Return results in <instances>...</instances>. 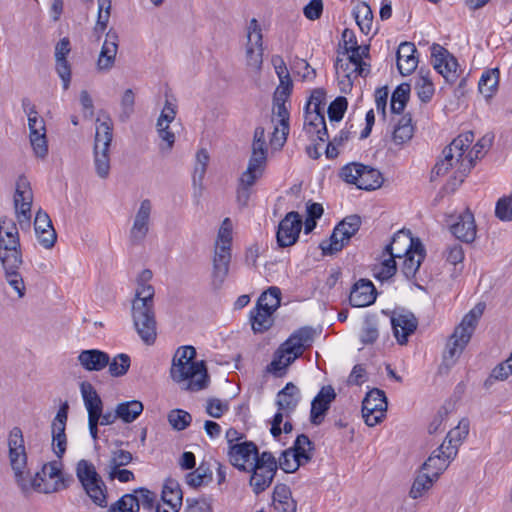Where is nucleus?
Wrapping results in <instances>:
<instances>
[{
  "label": "nucleus",
  "instance_id": "nucleus-2",
  "mask_svg": "<svg viewBox=\"0 0 512 512\" xmlns=\"http://www.w3.org/2000/svg\"><path fill=\"white\" fill-rule=\"evenodd\" d=\"M154 287L138 282L132 300L131 315L134 328L146 345H153L157 338V321L154 309Z\"/></svg>",
  "mask_w": 512,
  "mask_h": 512
},
{
  "label": "nucleus",
  "instance_id": "nucleus-3",
  "mask_svg": "<svg viewBox=\"0 0 512 512\" xmlns=\"http://www.w3.org/2000/svg\"><path fill=\"white\" fill-rule=\"evenodd\" d=\"M8 448L10 465L14 472L15 481L20 489L23 492H27L31 488L39 489L40 483L38 479H42L41 474L36 473L35 476L32 477L29 470H27V454L23 433L19 427H14L10 431Z\"/></svg>",
  "mask_w": 512,
  "mask_h": 512
},
{
  "label": "nucleus",
  "instance_id": "nucleus-59",
  "mask_svg": "<svg viewBox=\"0 0 512 512\" xmlns=\"http://www.w3.org/2000/svg\"><path fill=\"white\" fill-rule=\"evenodd\" d=\"M254 462L250 463V465L256 466L258 469H268L267 472L278 470V462L274 455L269 451H263L260 453L258 451L257 455H254Z\"/></svg>",
  "mask_w": 512,
  "mask_h": 512
},
{
  "label": "nucleus",
  "instance_id": "nucleus-62",
  "mask_svg": "<svg viewBox=\"0 0 512 512\" xmlns=\"http://www.w3.org/2000/svg\"><path fill=\"white\" fill-rule=\"evenodd\" d=\"M68 410H69V405L67 402H64L60 406V408L52 422V425H51L52 436H54V435L59 436V435L65 434L66 423H67V419H68Z\"/></svg>",
  "mask_w": 512,
  "mask_h": 512
},
{
  "label": "nucleus",
  "instance_id": "nucleus-46",
  "mask_svg": "<svg viewBox=\"0 0 512 512\" xmlns=\"http://www.w3.org/2000/svg\"><path fill=\"white\" fill-rule=\"evenodd\" d=\"M435 481L436 480L434 478L430 477V475L427 472H424L422 468H420V472L415 478L413 485L411 487L409 493L410 496L413 499L420 498L421 496H423L425 492H427L433 486Z\"/></svg>",
  "mask_w": 512,
  "mask_h": 512
},
{
  "label": "nucleus",
  "instance_id": "nucleus-32",
  "mask_svg": "<svg viewBox=\"0 0 512 512\" xmlns=\"http://www.w3.org/2000/svg\"><path fill=\"white\" fill-rule=\"evenodd\" d=\"M267 471L268 469H258L253 465H249L248 467L247 472L251 473L249 485L256 495L264 492L272 484L273 479L277 473L274 471Z\"/></svg>",
  "mask_w": 512,
  "mask_h": 512
},
{
  "label": "nucleus",
  "instance_id": "nucleus-38",
  "mask_svg": "<svg viewBox=\"0 0 512 512\" xmlns=\"http://www.w3.org/2000/svg\"><path fill=\"white\" fill-rule=\"evenodd\" d=\"M500 72L497 68L485 71L478 83L479 92L485 98H491L497 91Z\"/></svg>",
  "mask_w": 512,
  "mask_h": 512
},
{
  "label": "nucleus",
  "instance_id": "nucleus-37",
  "mask_svg": "<svg viewBox=\"0 0 512 512\" xmlns=\"http://www.w3.org/2000/svg\"><path fill=\"white\" fill-rule=\"evenodd\" d=\"M414 127L412 125V117L410 114L402 115L396 122L392 133V140L397 145L410 140L413 136Z\"/></svg>",
  "mask_w": 512,
  "mask_h": 512
},
{
  "label": "nucleus",
  "instance_id": "nucleus-8",
  "mask_svg": "<svg viewBox=\"0 0 512 512\" xmlns=\"http://www.w3.org/2000/svg\"><path fill=\"white\" fill-rule=\"evenodd\" d=\"M23 256L17 224L13 219H0V260Z\"/></svg>",
  "mask_w": 512,
  "mask_h": 512
},
{
  "label": "nucleus",
  "instance_id": "nucleus-7",
  "mask_svg": "<svg viewBox=\"0 0 512 512\" xmlns=\"http://www.w3.org/2000/svg\"><path fill=\"white\" fill-rule=\"evenodd\" d=\"M360 226L361 218L359 215L353 214L345 217L334 228L329 239L330 242L323 241L320 244L323 255H334L340 252L359 231Z\"/></svg>",
  "mask_w": 512,
  "mask_h": 512
},
{
  "label": "nucleus",
  "instance_id": "nucleus-23",
  "mask_svg": "<svg viewBox=\"0 0 512 512\" xmlns=\"http://www.w3.org/2000/svg\"><path fill=\"white\" fill-rule=\"evenodd\" d=\"M377 291L369 279H359L356 281L350 291L349 303L353 307H366L374 303Z\"/></svg>",
  "mask_w": 512,
  "mask_h": 512
},
{
  "label": "nucleus",
  "instance_id": "nucleus-43",
  "mask_svg": "<svg viewBox=\"0 0 512 512\" xmlns=\"http://www.w3.org/2000/svg\"><path fill=\"white\" fill-rule=\"evenodd\" d=\"M108 120L109 122H100L99 119L96 121L97 125L94 145H97V147H103L104 150L106 148H110L113 138V125L110 122V118H108Z\"/></svg>",
  "mask_w": 512,
  "mask_h": 512
},
{
  "label": "nucleus",
  "instance_id": "nucleus-17",
  "mask_svg": "<svg viewBox=\"0 0 512 512\" xmlns=\"http://www.w3.org/2000/svg\"><path fill=\"white\" fill-rule=\"evenodd\" d=\"M336 399V393L331 385L323 386L311 402L310 422L313 425H320L331 403Z\"/></svg>",
  "mask_w": 512,
  "mask_h": 512
},
{
  "label": "nucleus",
  "instance_id": "nucleus-18",
  "mask_svg": "<svg viewBox=\"0 0 512 512\" xmlns=\"http://www.w3.org/2000/svg\"><path fill=\"white\" fill-rule=\"evenodd\" d=\"M4 278L11 288L15 290L19 299L26 295V286L21 273L19 272L20 266L23 264V256H14L10 259L0 260Z\"/></svg>",
  "mask_w": 512,
  "mask_h": 512
},
{
  "label": "nucleus",
  "instance_id": "nucleus-52",
  "mask_svg": "<svg viewBox=\"0 0 512 512\" xmlns=\"http://www.w3.org/2000/svg\"><path fill=\"white\" fill-rule=\"evenodd\" d=\"M131 365V359L128 354L120 353L115 356L112 360H109V373L112 377L124 376Z\"/></svg>",
  "mask_w": 512,
  "mask_h": 512
},
{
  "label": "nucleus",
  "instance_id": "nucleus-27",
  "mask_svg": "<svg viewBox=\"0 0 512 512\" xmlns=\"http://www.w3.org/2000/svg\"><path fill=\"white\" fill-rule=\"evenodd\" d=\"M301 399L299 388L292 382H288L277 394L276 405L283 411L286 417L295 411Z\"/></svg>",
  "mask_w": 512,
  "mask_h": 512
},
{
  "label": "nucleus",
  "instance_id": "nucleus-41",
  "mask_svg": "<svg viewBox=\"0 0 512 512\" xmlns=\"http://www.w3.org/2000/svg\"><path fill=\"white\" fill-rule=\"evenodd\" d=\"M143 408L142 402L131 400L119 403L116 406L115 412H117L119 419L124 423H131L142 413Z\"/></svg>",
  "mask_w": 512,
  "mask_h": 512
},
{
  "label": "nucleus",
  "instance_id": "nucleus-25",
  "mask_svg": "<svg viewBox=\"0 0 512 512\" xmlns=\"http://www.w3.org/2000/svg\"><path fill=\"white\" fill-rule=\"evenodd\" d=\"M118 50V34L110 29L106 34V39L102 45L99 58L97 60V69L99 71H109L115 63Z\"/></svg>",
  "mask_w": 512,
  "mask_h": 512
},
{
  "label": "nucleus",
  "instance_id": "nucleus-29",
  "mask_svg": "<svg viewBox=\"0 0 512 512\" xmlns=\"http://www.w3.org/2000/svg\"><path fill=\"white\" fill-rule=\"evenodd\" d=\"M272 505L278 512H296L297 503L292 498V492L288 485L278 483L275 485L272 495Z\"/></svg>",
  "mask_w": 512,
  "mask_h": 512
},
{
  "label": "nucleus",
  "instance_id": "nucleus-53",
  "mask_svg": "<svg viewBox=\"0 0 512 512\" xmlns=\"http://www.w3.org/2000/svg\"><path fill=\"white\" fill-rule=\"evenodd\" d=\"M474 138L473 132L469 131L464 134L459 135L455 138L450 145L445 147L446 149H451V153H455L456 161L459 162L463 157L465 151L469 148Z\"/></svg>",
  "mask_w": 512,
  "mask_h": 512
},
{
  "label": "nucleus",
  "instance_id": "nucleus-44",
  "mask_svg": "<svg viewBox=\"0 0 512 512\" xmlns=\"http://www.w3.org/2000/svg\"><path fill=\"white\" fill-rule=\"evenodd\" d=\"M285 350L286 349L280 345L279 348L274 352L273 359L266 368L267 372L272 373L277 377H282L286 373L287 368L291 364H286L288 352Z\"/></svg>",
  "mask_w": 512,
  "mask_h": 512
},
{
  "label": "nucleus",
  "instance_id": "nucleus-11",
  "mask_svg": "<svg viewBox=\"0 0 512 512\" xmlns=\"http://www.w3.org/2000/svg\"><path fill=\"white\" fill-rule=\"evenodd\" d=\"M391 327L393 334L400 345H405L408 338L412 335L418 326V320L415 315L405 309L397 308L390 315Z\"/></svg>",
  "mask_w": 512,
  "mask_h": 512
},
{
  "label": "nucleus",
  "instance_id": "nucleus-5",
  "mask_svg": "<svg viewBox=\"0 0 512 512\" xmlns=\"http://www.w3.org/2000/svg\"><path fill=\"white\" fill-rule=\"evenodd\" d=\"M76 477L91 501L99 506H107V487L95 466L81 459L76 465Z\"/></svg>",
  "mask_w": 512,
  "mask_h": 512
},
{
  "label": "nucleus",
  "instance_id": "nucleus-6",
  "mask_svg": "<svg viewBox=\"0 0 512 512\" xmlns=\"http://www.w3.org/2000/svg\"><path fill=\"white\" fill-rule=\"evenodd\" d=\"M339 176L343 181L367 191L380 188L384 182L383 175L379 170L357 162L343 166L340 169Z\"/></svg>",
  "mask_w": 512,
  "mask_h": 512
},
{
  "label": "nucleus",
  "instance_id": "nucleus-33",
  "mask_svg": "<svg viewBox=\"0 0 512 512\" xmlns=\"http://www.w3.org/2000/svg\"><path fill=\"white\" fill-rule=\"evenodd\" d=\"M314 449L315 448L313 442L306 434L298 435L293 443V446L288 448V450H291L292 458H295V461H300L302 465L311 461V452Z\"/></svg>",
  "mask_w": 512,
  "mask_h": 512
},
{
  "label": "nucleus",
  "instance_id": "nucleus-35",
  "mask_svg": "<svg viewBox=\"0 0 512 512\" xmlns=\"http://www.w3.org/2000/svg\"><path fill=\"white\" fill-rule=\"evenodd\" d=\"M161 497L164 504L168 505L170 508H180L182 505L183 493L179 482L172 478L166 479Z\"/></svg>",
  "mask_w": 512,
  "mask_h": 512
},
{
  "label": "nucleus",
  "instance_id": "nucleus-10",
  "mask_svg": "<svg viewBox=\"0 0 512 512\" xmlns=\"http://www.w3.org/2000/svg\"><path fill=\"white\" fill-rule=\"evenodd\" d=\"M456 455L457 445L447 446L446 442H443L431 453L428 459L422 464L421 468L437 481Z\"/></svg>",
  "mask_w": 512,
  "mask_h": 512
},
{
  "label": "nucleus",
  "instance_id": "nucleus-12",
  "mask_svg": "<svg viewBox=\"0 0 512 512\" xmlns=\"http://www.w3.org/2000/svg\"><path fill=\"white\" fill-rule=\"evenodd\" d=\"M303 227V221L300 214L296 211L288 212L279 222L276 231V240L280 248H286L294 245L299 238Z\"/></svg>",
  "mask_w": 512,
  "mask_h": 512
},
{
  "label": "nucleus",
  "instance_id": "nucleus-26",
  "mask_svg": "<svg viewBox=\"0 0 512 512\" xmlns=\"http://www.w3.org/2000/svg\"><path fill=\"white\" fill-rule=\"evenodd\" d=\"M451 233L465 243H472L476 238V224L474 215L469 210L458 216V220L451 225Z\"/></svg>",
  "mask_w": 512,
  "mask_h": 512
},
{
  "label": "nucleus",
  "instance_id": "nucleus-56",
  "mask_svg": "<svg viewBox=\"0 0 512 512\" xmlns=\"http://www.w3.org/2000/svg\"><path fill=\"white\" fill-rule=\"evenodd\" d=\"M168 421L173 429L182 431L190 425L192 416L182 409H174L168 414Z\"/></svg>",
  "mask_w": 512,
  "mask_h": 512
},
{
  "label": "nucleus",
  "instance_id": "nucleus-22",
  "mask_svg": "<svg viewBox=\"0 0 512 512\" xmlns=\"http://www.w3.org/2000/svg\"><path fill=\"white\" fill-rule=\"evenodd\" d=\"M34 230L40 245L45 249H51L54 247L57 240V233L49 215L42 209H39L36 213L34 219Z\"/></svg>",
  "mask_w": 512,
  "mask_h": 512
},
{
  "label": "nucleus",
  "instance_id": "nucleus-15",
  "mask_svg": "<svg viewBox=\"0 0 512 512\" xmlns=\"http://www.w3.org/2000/svg\"><path fill=\"white\" fill-rule=\"evenodd\" d=\"M423 249V244L418 238H413L410 230L402 228L398 230L386 245V254L393 258L402 259L409 252H418Z\"/></svg>",
  "mask_w": 512,
  "mask_h": 512
},
{
  "label": "nucleus",
  "instance_id": "nucleus-45",
  "mask_svg": "<svg viewBox=\"0 0 512 512\" xmlns=\"http://www.w3.org/2000/svg\"><path fill=\"white\" fill-rule=\"evenodd\" d=\"M109 149L104 150L103 147H97V145H94L93 149L96 173L103 179L107 178L110 172Z\"/></svg>",
  "mask_w": 512,
  "mask_h": 512
},
{
  "label": "nucleus",
  "instance_id": "nucleus-13",
  "mask_svg": "<svg viewBox=\"0 0 512 512\" xmlns=\"http://www.w3.org/2000/svg\"><path fill=\"white\" fill-rule=\"evenodd\" d=\"M151 212V201L149 199L142 200L129 231V242L132 246H140L144 243L150 229Z\"/></svg>",
  "mask_w": 512,
  "mask_h": 512
},
{
  "label": "nucleus",
  "instance_id": "nucleus-64",
  "mask_svg": "<svg viewBox=\"0 0 512 512\" xmlns=\"http://www.w3.org/2000/svg\"><path fill=\"white\" fill-rule=\"evenodd\" d=\"M185 512H212V506L209 499L187 498Z\"/></svg>",
  "mask_w": 512,
  "mask_h": 512
},
{
  "label": "nucleus",
  "instance_id": "nucleus-30",
  "mask_svg": "<svg viewBox=\"0 0 512 512\" xmlns=\"http://www.w3.org/2000/svg\"><path fill=\"white\" fill-rule=\"evenodd\" d=\"M273 112L280 118L279 124L281 126V135H278L279 128L275 127L271 143L272 145H278L279 147H283L289 134L290 113L288 111V108L286 107V103L283 102L273 103Z\"/></svg>",
  "mask_w": 512,
  "mask_h": 512
},
{
  "label": "nucleus",
  "instance_id": "nucleus-31",
  "mask_svg": "<svg viewBox=\"0 0 512 512\" xmlns=\"http://www.w3.org/2000/svg\"><path fill=\"white\" fill-rule=\"evenodd\" d=\"M80 390L88 417H100L103 410V402L96 389L89 382H82Z\"/></svg>",
  "mask_w": 512,
  "mask_h": 512
},
{
  "label": "nucleus",
  "instance_id": "nucleus-51",
  "mask_svg": "<svg viewBox=\"0 0 512 512\" xmlns=\"http://www.w3.org/2000/svg\"><path fill=\"white\" fill-rule=\"evenodd\" d=\"M258 160L267 162V146L265 141V129L261 126L256 127L252 143V155Z\"/></svg>",
  "mask_w": 512,
  "mask_h": 512
},
{
  "label": "nucleus",
  "instance_id": "nucleus-24",
  "mask_svg": "<svg viewBox=\"0 0 512 512\" xmlns=\"http://www.w3.org/2000/svg\"><path fill=\"white\" fill-rule=\"evenodd\" d=\"M266 294L259 297L254 309L250 311V322L254 333H264L274 323L273 312L266 304Z\"/></svg>",
  "mask_w": 512,
  "mask_h": 512
},
{
  "label": "nucleus",
  "instance_id": "nucleus-14",
  "mask_svg": "<svg viewBox=\"0 0 512 512\" xmlns=\"http://www.w3.org/2000/svg\"><path fill=\"white\" fill-rule=\"evenodd\" d=\"M314 329L309 326H304L294 331L289 338L281 345L288 352L287 363L292 364L299 358L305 349L312 345L314 340Z\"/></svg>",
  "mask_w": 512,
  "mask_h": 512
},
{
  "label": "nucleus",
  "instance_id": "nucleus-20",
  "mask_svg": "<svg viewBox=\"0 0 512 512\" xmlns=\"http://www.w3.org/2000/svg\"><path fill=\"white\" fill-rule=\"evenodd\" d=\"M258 453V446L253 441H242L228 447V457L231 465L241 472H247V463Z\"/></svg>",
  "mask_w": 512,
  "mask_h": 512
},
{
  "label": "nucleus",
  "instance_id": "nucleus-4",
  "mask_svg": "<svg viewBox=\"0 0 512 512\" xmlns=\"http://www.w3.org/2000/svg\"><path fill=\"white\" fill-rule=\"evenodd\" d=\"M484 308V304L478 303L463 317L461 323L455 328L454 333L447 343V350L444 354V362L447 363V365L455 362V358L462 353L463 349L470 341L478 321L483 314Z\"/></svg>",
  "mask_w": 512,
  "mask_h": 512
},
{
  "label": "nucleus",
  "instance_id": "nucleus-54",
  "mask_svg": "<svg viewBox=\"0 0 512 512\" xmlns=\"http://www.w3.org/2000/svg\"><path fill=\"white\" fill-rule=\"evenodd\" d=\"M443 159L439 160L432 169V178L434 176H443L445 175L452 167L458 163L456 161L455 153H451V149L444 148Z\"/></svg>",
  "mask_w": 512,
  "mask_h": 512
},
{
  "label": "nucleus",
  "instance_id": "nucleus-39",
  "mask_svg": "<svg viewBox=\"0 0 512 512\" xmlns=\"http://www.w3.org/2000/svg\"><path fill=\"white\" fill-rule=\"evenodd\" d=\"M411 86L409 83H401L396 87L391 96L390 109L392 114L400 115L410 98Z\"/></svg>",
  "mask_w": 512,
  "mask_h": 512
},
{
  "label": "nucleus",
  "instance_id": "nucleus-47",
  "mask_svg": "<svg viewBox=\"0 0 512 512\" xmlns=\"http://www.w3.org/2000/svg\"><path fill=\"white\" fill-rule=\"evenodd\" d=\"M360 50L361 46H350L349 49L342 52L344 55H347L346 59L352 63L355 77L365 76L368 73L367 65L362 59Z\"/></svg>",
  "mask_w": 512,
  "mask_h": 512
},
{
  "label": "nucleus",
  "instance_id": "nucleus-60",
  "mask_svg": "<svg viewBox=\"0 0 512 512\" xmlns=\"http://www.w3.org/2000/svg\"><path fill=\"white\" fill-rule=\"evenodd\" d=\"M29 140L34 155L37 158L45 159L48 155V141L46 134H44L43 132H41L40 134H29Z\"/></svg>",
  "mask_w": 512,
  "mask_h": 512
},
{
  "label": "nucleus",
  "instance_id": "nucleus-57",
  "mask_svg": "<svg viewBox=\"0 0 512 512\" xmlns=\"http://www.w3.org/2000/svg\"><path fill=\"white\" fill-rule=\"evenodd\" d=\"M457 164H459L458 170L455 172L453 179L448 182V185H451L452 189H455L464 181V178L474 166V158L472 155H469L468 158L462 157Z\"/></svg>",
  "mask_w": 512,
  "mask_h": 512
},
{
  "label": "nucleus",
  "instance_id": "nucleus-40",
  "mask_svg": "<svg viewBox=\"0 0 512 512\" xmlns=\"http://www.w3.org/2000/svg\"><path fill=\"white\" fill-rule=\"evenodd\" d=\"M357 25L364 34H369L373 24V13L368 4L365 2L357 4L352 11Z\"/></svg>",
  "mask_w": 512,
  "mask_h": 512
},
{
  "label": "nucleus",
  "instance_id": "nucleus-16",
  "mask_svg": "<svg viewBox=\"0 0 512 512\" xmlns=\"http://www.w3.org/2000/svg\"><path fill=\"white\" fill-rule=\"evenodd\" d=\"M384 390L373 388L362 401V417L368 426H375L384 418Z\"/></svg>",
  "mask_w": 512,
  "mask_h": 512
},
{
  "label": "nucleus",
  "instance_id": "nucleus-42",
  "mask_svg": "<svg viewBox=\"0 0 512 512\" xmlns=\"http://www.w3.org/2000/svg\"><path fill=\"white\" fill-rule=\"evenodd\" d=\"M425 258V248L418 252H409L403 255V263L401 272L407 279H411L415 276L421 263Z\"/></svg>",
  "mask_w": 512,
  "mask_h": 512
},
{
  "label": "nucleus",
  "instance_id": "nucleus-21",
  "mask_svg": "<svg viewBox=\"0 0 512 512\" xmlns=\"http://www.w3.org/2000/svg\"><path fill=\"white\" fill-rule=\"evenodd\" d=\"M417 53V48L412 42L404 41L399 44L396 51V66L402 76H408L417 69L419 63Z\"/></svg>",
  "mask_w": 512,
  "mask_h": 512
},
{
  "label": "nucleus",
  "instance_id": "nucleus-63",
  "mask_svg": "<svg viewBox=\"0 0 512 512\" xmlns=\"http://www.w3.org/2000/svg\"><path fill=\"white\" fill-rule=\"evenodd\" d=\"M495 215L502 221H512V195L504 196L497 201Z\"/></svg>",
  "mask_w": 512,
  "mask_h": 512
},
{
  "label": "nucleus",
  "instance_id": "nucleus-28",
  "mask_svg": "<svg viewBox=\"0 0 512 512\" xmlns=\"http://www.w3.org/2000/svg\"><path fill=\"white\" fill-rule=\"evenodd\" d=\"M80 365L87 371H101L109 364L108 353L98 349L83 350L78 355Z\"/></svg>",
  "mask_w": 512,
  "mask_h": 512
},
{
  "label": "nucleus",
  "instance_id": "nucleus-55",
  "mask_svg": "<svg viewBox=\"0 0 512 512\" xmlns=\"http://www.w3.org/2000/svg\"><path fill=\"white\" fill-rule=\"evenodd\" d=\"M468 433L469 421L467 419H462L457 427L449 431L443 442H446L447 446L457 445L458 447L462 440L467 437Z\"/></svg>",
  "mask_w": 512,
  "mask_h": 512
},
{
  "label": "nucleus",
  "instance_id": "nucleus-19",
  "mask_svg": "<svg viewBox=\"0 0 512 512\" xmlns=\"http://www.w3.org/2000/svg\"><path fill=\"white\" fill-rule=\"evenodd\" d=\"M231 248L228 245L217 246L213 257L212 287L220 289L229 273Z\"/></svg>",
  "mask_w": 512,
  "mask_h": 512
},
{
  "label": "nucleus",
  "instance_id": "nucleus-34",
  "mask_svg": "<svg viewBox=\"0 0 512 512\" xmlns=\"http://www.w3.org/2000/svg\"><path fill=\"white\" fill-rule=\"evenodd\" d=\"M415 90L417 92V96L423 103L431 101L435 92V87L430 77V70L423 67L419 69L415 82Z\"/></svg>",
  "mask_w": 512,
  "mask_h": 512
},
{
  "label": "nucleus",
  "instance_id": "nucleus-36",
  "mask_svg": "<svg viewBox=\"0 0 512 512\" xmlns=\"http://www.w3.org/2000/svg\"><path fill=\"white\" fill-rule=\"evenodd\" d=\"M265 161L258 160L256 157H250L247 169L242 173L239 184L251 188L264 173Z\"/></svg>",
  "mask_w": 512,
  "mask_h": 512
},
{
  "label": "nucleus",
  "instance_id": "nucleus-49",
  "mask_svg": "<svg viewBox=\"0 0 512 512\" xmlns=\"http://www.w3.org/2000/svg\"><path fill=\"white\" fill-rule=\"evenodd\" d=\"M112 0H98V15L94 33L100 36L101 33L107 28L110 13H111Z\"/></svg>",
  "mask_w": 512,
  "mask_h": 512
},
{
  "label": "nucleus",
  "instance_id": "nucleus-58",
  "mask_svg": "<svg viewBox=\"0 0 512 512\" xmlns=\"http://www.w3.org/2000/svg\"><path fill=\"white\" fill-rule=\"evenodd\" d=\"M348 106V101L344 96L336 97L328 106V118L332 122L342 120Z\"/></svg>",
  "mask_w": 512,
  "mask_h": 512
},
{
  "label": "nucleus",
  "instance_id": "nucleus-48",
  "mask_svg": "<svg viewBox=\"0 0 512 512\" xmlns=\"http://www.w3.org/2000/svg\"><path fill=\"white\" fill-rule=\"evenodd\" d=\"M210 481H212V471L204 463H202L195 471L186 475V483L193 488H198Z\"/></svg>",
  "mask_w": 512,
  "mask_h": 512
},
{
  "label": "nucleus",
  "instance_id": "nucleus-9",
  "mask_svg": "<svg viewBox=\"0 0 512 512\" xmlns=\"http://www.w3.org/2000/svg\"><path fill=\"white\" fill-rule=\"evenodd\" d=\"M430 50L434 69L442 75L448 83L453 84L458 78L457 69L459 66L455 56L437 43H433Z\"/></svg>",
  "mask_w": 512,
  "mask_h": 512
},
{
  "label": "nucleus",
  "instance_id": "nucleus-50",
  "mask_svg": "<svg viewBox=\"0 0 512 512\" xmlns=\"http://www.w3.org/2000/svg\"><path fill=\"white\" fill-rule=\"evenodd\" d=\"M139 501H137V495L127 493L123 495L119 500L113 503L108 512H138Z\"/></svg>",
  "mask_w": 512,
  "mask_h": 512
},
{
  "label": "nucleus",
  "instance_id": "nucleus-1",
  "mask_svg": "<svg viewBox=\"0 0 512 512\" xmlns=\"http://www.w3.org/2000/svg\"><path fill=\"white\" fill-rule=\"evenodd\" d=\"M196 349L193 346L179 347L173 357L170 376L173 381H187L184 389L197 392L208 387L210 376L204 360L195 361Z\"/></svg>",
  "mask_w": 512,
  "mask_h": 512
},
{
  "label": "nucleus",
  "instance_id": "nucleus-61",
  "mask_svg": "<svg viewBox=\"0 0 512 512\" xmlns=\"http://www.w3.org/2000/svg\"><path fill=\"white\" fill-rule=\"evenodd\" d=\"M246 62L249 67L260 71L263 63V45L256 47L254 42H248L246 49Z\"/></svg>",
  "mask_w": 512,
  "mask_h": 512
}]
</instances>
